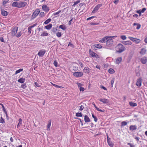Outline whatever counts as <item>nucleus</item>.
<instances>
[{
	"label": "nucleus",
	"mask_w": 147,
	"mask_h": 147,
	"mask_svg": "<svg viewBox=\"0 0 147 147\" xmlns=\"http://www.w3.org/2000/svg\"><path fill=\"white\" fill-rule=\"evenodd\" d=\"M59 28H60L62 29L63 30H65L66 29V27L64 25V24H62L60 25L59 26Z\"/></svg>",
	"instance_id": "nucleus-26"
},
{
	"label": "nucleus",
	"mask_w": 147,
	"mask_h": 147,
	"mask_svg": "<svg viewBox=\"0 0 147 147\" xmlns=\"http://www.w3.org/2000/svg\"><path fill=\"white\" fill-rule=\"evenodd\" d=\"M9 0H4L3 2V5L5 6V5L8 3Z\"/></svg>",
	"instance_id": "nucleus-41"
},
{
	"label": "nucleus",
	"mask_w": 147,
	"mask_h": 147,
	"mask_svg": "<svg viewBox=\"0 0 147 147\" xmlns=\"http://www.w3.org/2000/svg\"><path fill=\"white\" fill-rule=\"evenodd\" d=\"M0 40L2 42H5V41L3 37H0Z\"/></svg>",
	"instance_id": "nucleus-64"
},
{
	"label": "nucleus",
	"mask_w": 147,
	"mask_h": 147,
	"mask_svg": "<svg viewBox=\"0 0 147 147\" xmlns=\"http://www.w3.org/2000/svg\"><path fill=\"white\" fill-rule=\"evenodd\" d=\"M39 16L40 17H43L45 16V13L44 12H41L39 14Z\"/></svg>",
	"instance_id": "nucleus-47"
},
{
	"label": "nucleus",
	"mask_w": 147,
	"mask_h": 147,
	"mask_svg": "<svg viewBox=\"0 0 147 147\" xmlns=\"http://www.w3.org/2000/svg\"><path fill=\"white\" fill-rule=\"evenodd\" d=\"M94 47L98 49H100L102 48V46L101 45L98 44H96L94 45Z\"/></svg>",
	"instance_id": "nucleus-31"
},
{
	"label": "nucleus",
	"mask_w": 147,
	"mask_h": 147,
	"mask_svg": "<svg viewBox=\"0 0 147 147\" xmlns=\"http://www.w3.org/2000/svg\"><path fill=\"white\" fill-rule=\"evenodd\" d=\"M102 6V4H98L94 8L92 13H94L96 12L98 10L99 8L101 6Z\"/></svg>",
	"instance_id": "nucleus-6"
},
{
	"label": "nucleus",
	"mask_w": 147,
	"mask_h": 147,
	"mask_svg": "<svg viewBox=\"0 0 147 147\" xmlns=\"http://www.w3.org/2000/svg\"><path fill=\"white\" fill-rule=\"evenodd\" d=\"M146 9L145 8H143L142 9V10L140 9L141 13H144L146 10Z\"/></svg>",
	"instance_id": "nucleus-55"
},
{
	"label": "nucleus",
	"mask_w": 147,
	"mask_h": 147,
	"mask_svg": "<svg viewBox=\"0 0 147 147\" xmlns=\"http://www.w3.org/2000/svg\"><path fill=\"white\" fill-rule=\"evenodd\" d=\"M129 130L131 131L136 130L137 129V127L136 125H131L129 127Z\"/></svg>",
	"instance_id": "nucleus-14"
},
{
	"label": "nucleus",
	"mask_w": 147,
	"mask_h": 147,
	"mask_svg": "<svg viewBox=\"0 0 147 147\" xmlns=\"http://www.w3.org/2000/svg\"><path fill=\"white\" fill-rule=\"evenodd\" d=\"M98 111H100V112H104V110H101V109L98 108H97L96 109Z\"/></svg>",
	"instance_id": "nucleus-62"
},
{
	"label": "nucleus",
	"mask_w": 147,
	"mask_h": 147,
	"mask_svg": "<svg viewBox=\"0 0 147 147\" xmlns=\"http://www.w3.org/2000/svg\"><path fill=\"white\" fill-rule=\"evenodd\" d=\"M142 79L140 78L137 80L136 83V85L140 87L141 85Z\"/></svg>",
	"instance_id": "nucleus-17"
},
{
	"label": "nucleus",
	"mask_w": 147,
	"mask_h": 147,
	"mask_svg": "<svg viewBox=\"0 0 147 147\" xmlns=\"http://www.w3.org/2000/svg\"><path fill=\"white\" fill-rule=\"evenodd\" d=\"M0 123H5L4 119L2 118V117H1L0 118Z\"/></svg>",
	"instance_id": "nucleus-38"
},
{
	"label": "nucleus",
	"mask_w": 147,
	"mask_h": 147,
	"mask_svg": "<svg viewBox=\"0 0 147 147\" xmlns=\"http://www.w3.org/2000/svg\"><path fill=\"white\" fill-rule=\"evenodd\" d=\"M51 125V122L50 121L47 125V129H48L50 128Z\"/></svg>",
	"instance_id": "nucleus-58"
},
{
	"label": "nucleus",
	"mask_w": 147,
	"mask_h": 147,
	"mask_svg": "<svg viewBox=\"0 0 147 147\" xmlns=\"http://www.w3.org/2000/svg\"><path fill=\"white\" fill-rule=\"evenodd\" d=\"M42 8L44 11L46 12L48 11L49 9V8L45 5L42 6Z\"/></svg>",
	"instance_id": "nucleus-15"
},
{
	"label": "nucleus",
	"mask_w": 147,
	"mask_h": 147,
	"mask_svg": "<svg viewBox=\"0 0 147 147\" xmlns=\"http://www.w3.org/2000/svg\"><path fill=\"white\" fill-rule=\"evenodd\" d=\"M40 10L39 9H36L33 13L32 16V19L35 18L39 14L40 12Z\"/></svg>",
	"instance_id": "nucleus-4"
},
{
	"label": "nucleus",
	"mask_w": 147,
	"mask_h": 147,
	"mask_svg": "<svg viewBox=\"0 0 147 147\" xmlns=\"http://www.w3.org/2000/svg\"><path fill=\"white\" fill-rule=\"evenodd\" d=\"M92 117L94 119V120L95 122L97 121V118L96 116H95L93 114H92Z\"/></svg>",
	"instance_id": "nucleus-35"
},
{
	"label": "nucleus",
	"mask_w": 147,
	"mask_h": 147,
	"mask_svg": "<svg viewBox=\"0 0 147 147\" xmlns=\"http://www.w3.org/2000/svg\"><path fill=\"white\" fill-rule=\"evenodd\" d=\"M127 122H126V121H123L121 123V127H122L125 126L127 124Z\"/></svg>",
	"instance_id": "nucleus-29"
},
{
	"label": "nucleus",
	"mask_w": 147,
	"mask_h": 147,
	"mask_svg": "<svg viewBox=\"0 0 147 147\" xmlns=\"http://www.w3.org/2000/svg\"><path fill=\"white\" fill-rule=\"evenodd\" d=\"M129 104L132 107H136L137 106V104L136 103L132 101L129 102Z\"/></svg>",
	"instance_id": "nucleus-23"
},
{
	"label": "nucleus",
	"mask_w": 147,
	"mask_h": 147,
	"mask_svg": "<svg viewBox=\"0 0 147 147\" xmlns=\"http://www.w3.org/2000/svg\"><path fill=\"white\" fill-rule=\"evenodd\" d=\"M100 88H101L103 89L104 90H107V88H106L105 87H104V86H101Z\"/></svg>",
	"instance_id": "nucleus-63"
},
{
	"label": "nucleus",
	"mask_w": 147,
	"mask_h": 147,
	"mask_svg": "<svg viewBox=\"0 0 147 147\" xmlns=\"http://www.w3.org/2000/svg\"><path fill=\"white\" fill-rule=\"evenodd\" d=\"M122 58L121 57H118L115 60V63L117 64H119L121 61Z\"/></svg>",
	"instance_id": "nucleus-18"
},
{
	"label": "nucleus",
	"mask_w": 147,
	"mask_h": 147,
	"mask_svg": "<svg viewBox=\"0 0 147 147\" xmlns=\"http://www.w3.org/2000/svg\"><path fill=\"white\" fill-rule=\"evenodd\" d=\"M84 107L83 105H81L80 107V108L79 109L80 111H82L83 110Z\"/></svg>",
	"instance_id": "nucleus-57"
},
{
	"label": "nucleus",
	"mask_w": 147,
	"mask_h": 147,
	"mask_svg": "<svg viewBox=\"0 0 147 147\" xmlns=\"http://www.w3.org/2000/svg\"><path fill=\"white\" fill-rule=\"evenodd\" d=\"M27 5V3L24 1H14L13 3L12 4L13 7H17L19 8H24Z\"/></svg>",
	"instance_id": "nucleus-1"
},
{
	"label": "nucleus",
	"mask_w": 147,
	"mask_h": 147,
	"mask_svg": "<svg viewBox=\"0 0 147 147\" xmlns=\"http://www.w3.org/2000/svg\"><path fill=\"white\" fill-rule=\"evenodd\" d=\"M146 52V50L145 48H142L141 50V51L140 52V53L142 55H144Z\"/></svg>",
	"instance_id": "nucleus-20"
},
{
	"label": "nucleus",
	"mask_w": 147,
	"mask_h": 147,
	"mask_svg": "<svg viewBox=\"0 0 147 147\" xmlns=\"http://www.w3.org/2000/svg\"><path fill=\"white\" fill-rule=\"evenodd\" d=\"M78 87L79 88H80V87H82L83 86V84H81L80 83H78Z\"/></svg>",
	"instance_id": "nucleus-59"
},
{
	"label": "nucleus",
	"mask_w": 147,
	"mask_h": 147,
	"mask_svg": "<svg viewBox=\"0 0 147 147\" xmlns=\"http://www.w3.org/2000/svg\"><path fill=\"white\" fill-rule=\"evenodd\" d=\"M51 21V19L50 18H49L44 22V23L45 24H47L49 23Z\"/></svg>",
	"instance_id": "nucleus-33"
},
{
	"label": "nucleus",
	"mask_w": 147,
	"mask_h": 147,
	"mask_svg": "<svg viewBox=\"0 0 147 147\" xmlns=\"http://www.w3.org/2000/svg\"><path fill=\"white\" fill-rule=\"evenodd\" d=\"M108 38L107 36H105L101 39L99 41V42L102 43H105V42H106V41Z\"/></svg>",
	"instance_id": "nucleus-16"
},
{
	"label": "nucleus",
	"mask_w": 147,
	"mask_h": 147,
	"mask_svg": "<svg viewBox=\"0 0 147 147\" xmlns=\"http://www.w3.org/2000/svg\"><path fill=\"white\" fill-rule=\"evenodd\" d=\"M0 105H1L3 108V110L4 113L7 112L5 108L3 105L1 103L0 104Z\"/></svg>",
	"instance_id": "nucleus-43"
},
{
	"label": "nucleus",
	"mask_w": 147,
	"mask_h": 147,
	"mask_svg": "<svg viewBox=\"0 0 147 147\" xmlns=\"http://www.w3.org/2000/svg\"><path fill=\"white\" fill-rule=\"evenodd\" d=\"M53 64L55 67H57L58 66V63L56 60L54 61Z\"/></svg>",
	"instance_id": "nucleus-48"
},
{
	"label": "nucleus",
	"mask_w": 147,
	"mask_h": 147,
	"mask_svg": "<svg viewBox=\"0 0 147 147\" xmlns=\"http://www.w3.org/2000/svg\"><path fill=\"white\" fill-rule=\"evenodd\" d=\"M75 118L76 119H77L78 120H80L82 125V126L83 125V123L82 122V121H83V120H81V119H80V118Z\"/></svg>",
	"instance_id": "nucleus-49"
},
{
	"label": "nucleus",
	"mask_w": 147,
	"mask_h": 147,
	"mask_svg": "<svg viewBox=\"0 0 147 147\" xmlns=\"http://www.w3.org/2000/svg\"><path fill=\"white\" fill-rule=\"evenodd\" d=\"M61 10H59L57 12L53 13V15L55 16L56 15H58L59 13H60L61 12Z\"/></svg>",
	"instance_id": "nucleus-50"
},
{
	"label": "nucleus",
	"mask_w": 147,
	"mask_h": 147,
	"mask_svg": "<svg viewBox=\"0 0 147 147\" xmlns=\"http://www.w3.org/2000/svg\"><path fill=\"white\" fill-rule=\"evenodd\" d=\"M90 54L93 57H96L97 55L95 53L93 52V51H91L90 50Z\"/></svg>",
	"instance_id": "nucleus-19"
},
{
	"label": "nucleus",
	"mask_w": 147,
	"mask_h": 147,
	"mask_svg": "<svg viewBox=\"0 0 147 147\" xmlns=\"http://www.w3.org/2000/svg\"><path fill=\"white\" fill-rule=\"evenodd\" d=\"M113 41L112 39L108 38L106 41L107 46L109 47H111L113 44Z\"/></svg>",
	"instance_id": "nucleus-3"
},
{
	"label": "nucleus",
	"mask_w": 147,
	"mask_h": 147,
	"mask_svg": "<svg viewBox=\"0 0 147 147\" xmlns=\"http://www.w3.org/2000/svg\"><path fill=\"white\" fill-rule=\"evenodd\" d=\"M133 25L134 26H136V25L137 26V27L136 28V29L137 30L139 29L140 28L141 26V25L140 24L138 23H134Z\"/></svg>",
	"instance_id": "nucleus-25"
},
{
	"label": "nucleus",
	"mask_w": 147,
	"mask_h": 147,
	"mask_svg": "<svg viewBox=\"0 0 147 147\" xmlns=\"http://www.w3.org/2000/svg\"><path fill=\"white\" fill-rule=\"evenodd\" d=\"M136 12L137 13H138L139 14V16H141V11H140V10H139L137 11Z\"/></svg>",
	"instance_id": "nucleus-56"
},
{
	"label": "nucleus",
	"mask_w": 147,
	"mask_h": 147,
	"mask_svg": "<svg viewBox=\"0 0 147 147\" xmlns=\"http://www.w3.org/2000/svg\"><path fill=\"white\" fill-rule=\"evenodd\" d=\"M116 52L119 53H121L124 51L125 49V47L121 44L119 43L117 45L116 47Z\"/></svg>",
	"instance_id": "nucleus-2"
},
{
	"label": "nucleus",
	"mask_w": 147,
	"mask_h": 147,
	"mask_svg": "<svg viewBox=\"0 0 147 147\" xmlns=\"http://www.w3.org/2000/svg\"><path fill=\"white\" fill-rule=\"evenodd\" d=\"M48 35V33L46 32H43V33L41 34V36H47Z\"/></svg>",
	"instance_id": "nucleus-36"
},
{
	"label": "nucleus",
	"mask_w": 147,
	"mask_h": 147,
	"mask_svg": "<svg viewBox=\"0 0 147 147\" xmlns=\"http://www.w3.org/2000/svg\"><path fill=\"white\" fill-rule=\"evenodd\" d=\"M114 80H115L114 78H113L112 80L111 81V87H113V83H114Z\"/></svg>",
	"instance_id": "nucleus-44"
},
{
	"label": "nucleus",
	"mask_w": 147,
	"mask_h": 147,
	"mask_svg": "<svg viewBox=\"0 0 147 147\" xmlns=\"http://www.w3.org/2000/svg\"><path fill=\"white\" fill-rule=\"evenodd\" d=\"M83 115L81 113H76V116L77 117H82Z\"/></svg>",
	"instance_id": "nucleus-32"
},
{
	"label": "nucleus",
	"mask_w": 147,
	"mask_h": 147,
	"mask_svg": "<svg viewBox=\"0 0 147 147\" xmlns=\"http://www.w3.org/2000/svg\"><path fill=\"white\" fill-rule=\"evenodd\" d=\"M131 42L129 40L125 41L124 44V45H131Z\"/></svg>",
	"instance_id": "nucleus-30"
},
{
	"label": "nucleus",
	"mask_w": 147,
	"mask_h": 147,
	"mask_svg": "<svg viewBox=\"0 0 147 147\" xmlns=\"http://www.w3.org/2000/svg\"><path fill=\"white\" fill-rule=\"evenodd\" d=\"M84 120L86 123L89 122L90 121L89 118L87 115H85Z\"/></svg>",
	"instance_id": "nucleus-22"
},
{
	"label": "nucleus",
	"mask_w": 147,
	"mask_h": 147,
	"mask_svg": "<svg viewBox=\"0 0 147 147\" xmlns=\"http://www.w3.org/2000/svg\"><path fill=\"white\" fill-rule=\"evenodd\" d=\"M18 28L17 27H15L13 29L11 33V36H15L17 32Z\"/></svg>",
	"instance_id": "nucleus-8"
},
{
	"label": "nucleus",
	"mask_w": 147,
	"mask_h": 147,
	"mask_svg": "<svg viewBox=\"0 0 147 147\" xmlns=\"http://www.w3.org/2000/svg\"><path fill=\"white\" fill-rule=\"evenodd\" d=\"M22 34L21 33V32H19L16 35V37L17 38H19L21 36Z\"/></svg>",
	"instance_id": "nucleus-51"
},
{
	"label": "nucleus",
	"mask_w": 147,
	"mask_h": 147,
	"mask_svg": "<svg viewBox=\"0 0 147 147\" xmlns=\"http://www.w3.org/2000/svg\"><path fill=\"white\" fill-rule=\"evenodd\" d=\"M22 119L21 118H20L18 120L19 123L17 125V128L19 127L20 125L22 124Z\"/></svg>",
	"instance_id": "nucleus-28"
},
{
	"label": "nucleus",
	"mask_w": 147,
	"mask_h": 147,
	"mask_svg": "<svg viewBox=\"0 0 147 147\" xmlns=\"http://www.w3.org/2000/svg\"><path fill=\"white\" fill-rule=\"evenodd\" d=\"M34 84H35V85L36 86V87H40V85L39 84L36 82H35L34 83Z\"/></svg>",
	"instance_id": "nucleus-60"
},
{
	"label": "nucleus",
	"mask_w": 147,
	"mask_h": 147,
	"mask_svg": "<svg viewBox=\"0 0 147 147\" xmlns=\"http://www.w3.org/2000/svg\"><path fill=\"white\" fill-rule=\"evenodd\" d=\"M23 70V69H20L18 70H16L15 72V74H17L20 73L21 71H22Z\"/></svg>",
	"instance_id": "nucleus-37"
},
{
	"label": "nucleus",
	"mask_w": 147,
	"mask_h": 147,
	"mask_svg": "<svg viewBox=\"0 0 147 147\" xmlns=\"http://www.w3.org/2000/svg\"><path fill=\"white\" fill-rule=\"evenodd\" d=\"M114 70L112 68H110L109 70V72L111 74H113L115 72Z\"/></svg>",
	"instance_id": "nucleus-34"
},
{
	"label": "nucleus",
	"mask_w": 147,
	"mask_h": 147,
	"mask_svg": "<svg viewBox=\"0 0 147 147\" xmlns=\"http://www.w3.org/2000/svg\"><path fill=\"white\" fill-rule=\"evenodd\" d=\"M56 36L58 37H59L61 36V34L60 32H58L56 34Z\"/></svg>",
	"instance_id": "nucleus-46"
},
{
	"label": "nucleus",
	"mask_w": 147,
	"mask_h": 147,
	"mask_svg": "<svg viewBox=\"0 0 147 147\" xmlns=\"http://www.w3.org/2000/svg\"><path fill=\"white\" fill-rule=\"evenodd\" d=\"M21 87L22 88H25L26 87V84H22L21 85Z\"/></svg>",
	"instance_id": "nucleus-52"
},
{
	"label": "nucleus",
	"mask_w": 147,
	"mask_h": 147,
	"mask_svg": "<svg viewBox=\"0 0 147 147\" xmlns=\"http://www.w3.org/2000/svg\"><path fill=\"white\" fill-rule=\"evenodd\" d=\"M80 1V0H78L77 1H74V4L73 5V6H75V5L77 4L78 3H79Z\"/></svg>",
	"instance_id": "nucleus-39"
},
{
	"label": "nucleus",
	"mask_w": 147,
	"mask_h": 147,
	"mask_svg": "<svg viewBox=\"0 0 147 147\" xmlns=\"http://www.w3.org/2000/svg\"><path fill=\"white\" fill-rule=\"evenodd\" d=\"M120 38L123 40H125L127 38V37L125 35H121L120 36Z\"/></svg>",
	"instance_id": "nucleus-40"
},
{
	"label": "nucleus",
	"mask_w": 147,
	"mask_h": 147,
	"mask_svg": "<svg viewBox=\"0 0 147 147\" xmlns=\"http://www.w3.org/2000/svg\"><path fill=\"white\" fill-rule=\"evenodd\" d=\"M25 78H20L19 80H18V81L19 82L21 83H24L25 82Z\"/></svg>",
	"instance_id": "nucleus-24"
},
{
	"label": "nucleus",
	"mask_w": 147,
	"mask_h": 147,
	"mask_svg": "<svg viewBox=\"0 0 147 147\" xmlns=\"http://www.w3.org/2000/svg\"><path fill=\"white\" fill-rule=\"evenodd\" d=\"M108 38L112 39V38H115L117 37V36H107Z\"/></svg>",
	"instance_id": "nucleus-45"
},
{
	"label": "nucleus",
	"mask_w": 147,
	"mask_h": 147,
	"mask_svg": "<svg viewBox=\"0 0 147 147\" xmlns=\"http://www.w3.org/2000/svg\"><path fill=\"white\" fill-rule=\"evenodd\" d=\"M95 17H96L95 16H92L91 17L88 18L86 20H91V19H92Z\"/></svg>",
	"instance_id": "nucleus-61"
},
{
	"label": "nucleus",
	"mask_w": 147,
	"mask_h": 147,
	"mask_svg": "<svg viewBox=\"0 0 147 147\" xmlns=\"http://www.w3.org/2000/svg\"><path fill=\"white\" fill-rule=\"evenodd\" d=\"M45 52L46 51L45 50H40L39 51L38 53V55L40 57H43Z\"/></svg>",
	"instance_id": "nucleus-7"
},
{
	"label": "nucleus",
	"mask_w": 147,
	"mask_h": 147,
	"mask_svg": "<svg viewBox=\"0 0 147 147\" xmlns=\"http://www.w3.org/2000/svg\"><path fill=\"white\" fill-rule=\"evenodd\" d=\"M129 38L131 40L135 42L136 44L139 43L141 41L139 39H137L131 37H129Z\"/></svg>",
	"instance_id": "nucleus-5"
},
{
	"label": "nucleus",
	"mask_w": 147,
	"mask_h": 147,
	"mask_svg": "<svg viewBox=\"0 0 147 147\" xmlns=\"http://www.w3.org/2000/svg\"><path fill=\"white\" fill-rule=\"evenodd\" d=\"M57 28H54V27L52 29V30L53 32L54 33H55L57 31Z\"/></svg>",
	"instance_id": "nucleus-54"
},
{
	"label": "nucleus",
	"mask_w": 147,
	"mask_h": 147,
	"mask_svg": "<svg viewBox=\"0 0 147 147\" xmlns=\"http://www.w3.org/2000/svg\"><path fill=\"white\" fill-rule=\"evenodd\" d=\"M52 25L51 24H50L49 25H47V26H45V28L47 30H50L51 28H52Z\"/></svg>",
	"instance_id": "nucleus-27"
},
{
	"label": "nucleus",
	"mask_w": 147,
	"mask_h": 147,
	"mask_svg": "<svg viewBox=\"0 0 147 147\" xmlns=\"http://www.w3.org/2000/svg\"><path fill=\"white\" fill-rule=\"evenodd\" d=\"M1 14L5 16H7L8 13L5 10H1Z\"/></svg>",
	"instance_id": "nucleus-21"
},
{
	"label": "nucleus",
	"mask_w": 147,
	"mask_h": 147,
	"mask_svg": "<svg viewBox=\"0 0 147 147\" xmlns=\"http://www.w3.org/2000/svg\"><path fill=\"white\" fill-rule=\"evenodd\" d=\"M91 69L88 67H86L83 69V71L85 73L88 74L90 72Z\"/></svg>",
	"instance_id": "nucleus-13"
},
{
	"label": "nucleus",
	"mask_w": 147,
	"mask_h": 147,
	"mask_svg": "<svg viewBox=\"0 0 147 147\" xmlns=\"http://www.w3.org/2000/svg\"><path fill=\"white\" fill-rule=\"evenodd\" d=\"M127 144L128 145H129L130 147H135L134 145L130 143H127Z\"/></svg>",
	"instance_id": "nucleus-53"
},
{
	"label": "nucleus",
	"mask_w": 147,
	"mask_h": 147,
	"mask_svg": "<svg viewBox=\"0 0 147 147\" xmlns=\"http://www.w3.org/2000/svg\"><path fill=\"white\" fill-rule=\"evenodd\" d=\"M107 141L110 147H113V146L114 144L112 142L110 141V138L109 139L108 136L107 137Z\"/></svg>",
	"instance_id": "nucleus-12"
},
{
	"label": "nucleus",
	"mask_w": 147,
	"mask_h": 147,
	"mask_svg": "<svg viewBox=\"0 0 147 147\" xmlns=\"http://www.w3.org/2000/svg\"><path fill=\"white\" fill-rule=\"evenodd\" d=\"M99 100L100 102L106 104H108L109 102V101L108 99H107L105 98H100Z\"/></svg>",
	"instance_id": "nucleus-11"
},
{
	"label": "nucleus",
	"mask_w": 147,
	"mask_h": 147,
	"mask_svg": "<svg viewBox=\"0 0 147 147\" xmlns=\"http://www.w3.org/2000/svg\"><path fill=\"white\" fill-rule=\"evenodd\" d=\"M140 61L143 64H145L147 62V57H144L140 59Z\"/></svg>",
	"instance_id": "nucleus-10"
},
{
	"label": "nucleus",
	"mask_w": 147,
	"mask_h": 147,
	"mask_svg": "<svg viewBox=\"0 0 147 147\" xmlns=\"http://www.w3.org/2000/svg\"><path fill=\"white\" fill-rule=\"evenodd\" d=\"M83 75V73L82 72H75L73 73V75L77 77H81Z\"/></svg>",
	"instance_id": "nucleus-9"
},
{
	"label": "nucleus",
	"mask_w": 147,
	"mask_h": 147,
	"mask_svg": "<svg viewBox=\"0 0 147 147\" xmlns=\"http://www.w3.org/2000/svg\"><path fill=\"white\" fill-rule=\"evenodd\" d=\"M32 28L30 26H29L28 28V32L29 34H30L31 33V30Z\"/></svg>",
	"instance_id": "nucleus-42"
}]
</instances>
